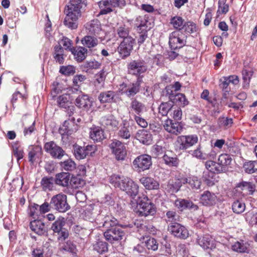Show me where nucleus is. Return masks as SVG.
I'll return each mask as SVG.
<instances>
[{"label": "nucleus", "mask_w": 257, "mask_h": 257, "mask_svg": "<svg viewBox=\"0 0 257 257\" xmlns=\"http://www.w3.org/2000/svg\"><path fill=\"white\" fill-rule=\"evenodd\" d=\"M76 105L80 108H88L91 107L92 103L87 95H79L75 100Z\"/></svg>", "instance_id": "obj_28"}, {"label": "nucleus", "mask_w": 257, "mask_h": 257, "mask_svg": "<svg viewBox=\"0 0 257 257\" xmlns=\"http://www.w3.org/2000/svg\"><path fill=\"white\" fill-rule=\"evenodd\" d=\"M61 168L65 171H72L76 169V164L72 159H69L60 163Z\"/></svg>", "instance_id": "obj_43"}, {"label": "nucleus", "mask_w": 257, "mask_h": 257, "mask_svg": "<svg viewBox=\"0 0 257 257\" xmlns=\"http://www.w3.org/2000/svg\"><path fill=\"white\" fill-rule=\"evenodd\" d=\"M42 151L41 147L36 146L33 147L32 149L28 153L29 161L33 164L41 157Z\"/></svg>", "instance_id": "obj_30"}, {"label": "nucleus", "mask_w": 257, "mask_h": 257, "mask_svg": "<svg viewBox=\"0 0 257 257\" xmlns=\"http://www.w3.org/2000/svg\"><path fill=\"white\" fill-rule=\"evenodd\" d=\"M86 79V77L82 74L77 75L75 76L73 79V82L75 87L74 88L76 90L79 87V86L82 83V82Z\"/></svg>", "instance_id": "obj_61"}, {"label": "nucleus", "mask_w": 257, "mask_h": 257, "mask_svg": "<svg viewBox=\"0 0 257 257\" xmlns=\"http://www.w3.org/2000/svg\"><path fill=\"white\" fill-rule=\"evenodd\" d=\"M124 236L125 232L121 228L117 226L107 229L104 232L105 239L111 243L120 241Z\"/></svg>", "instance_id": "obj_5"}, {"label": "nucleus", "mask_w": 257, "mask_h": 257, "mask_svg": "<svg viewBox=\"0 0 257 257\" xmlns=\"http://www.w3.org/2000/svg\"><path fill=\"white\" fill-rule=\"evenodd\" d=\"M135 44V39L133 37H128L121 42L117 51L122 59H125L131 55Z\"/></svg>", "instance_id": "obj_4"}, {"label": "nucleus", "mask_w": 257, "mask_h": 257, "mask_svg": "<svg viewBox=\"0 0 257 257\" xmlns=\"http://www.w3.org/2000/svg\"><path fill=\"white\" fill-rule=\"evenodd\" d=\"M198 138L196 136H181L178 138L177 142L181 150H185L197 143Z\"/></svg>", "instance_id": "obj_16"}, {"label": "nucleus", "mask_w": 257, "mask_h": 257, "mask_svg": "<svg viewBox=\"0 0 257 257\" xmlns=\"http://www.w3.org/2000/svg\"><path fill=\"white\" fill-rule=\"evenodd\" d=\"M245 208V204L238 200L234 202L232 205L233 211L237 214L243 212Z\"/></svg>", "instance_id": "obj_53"}, {"label": "nucleus", "mask_w": 257, "mask_h": 257, "mask_svg": "<svg viewBox=\"0 0 257 257\" xmlns=\"http://www.w3.org/2000/svg\"><path fill=\"white\" fill-rule=\"evenodd\" d=\"M246 220L252 225H257V212L255 213L253 212H247L246 214Z\"/></svg>", "instance_id": "obj_64"}, {"label": "nucleus", "mask_w": 257, "mask_h": 257, "mask_svg": "<svg viewBox=\"0 0 257 257\" xmlns=\"http://www.w3.org/2000/svg\"><path fill=\"white\" fill-rule=\"evenodd\" d=\"M175 204L177 207L181 210L186 208H189L194 210H196L198 209V206L194 204L192 202L187 200H177L175 202Z\"/></svg>", "instance_id": "obj_34"}, {"label": "nucleus", "mask_w": 257, "mask_h": 257, "mask_svg": "<svg viewBox=\"0 0 257 257\" xmlns=\"http://www.w3.org/2000/svg\"><path fill=\"white\" fill-rule=\"evenodd\" d=\"M183 29H184L186 32L191 34L196 32L198 30V28L195 23L189 21L185 23Z\"/></svg>", "instance_id": "obj_57"}, {"label": "nucleus", "mask_w": 257, "mask_h": 257, "mask_svg": "<svg viewBox=\"0 0 257 257\" xmlns=\"http://www.w3.org/2000/svg\"><path fill=\"white\" fill-rule=\"evenodd\" d=\"M166 131L175 135L180 134L182 131V126L178 122L173 121L171 119H167L164 124Z\"/></svg>", "instance_id": "obj_18"}, {"label": "nucleus", "mask_w": 257, "mask_h": 257, "mask_svg": "<svg viewBox=\"0 0 257 257\" xmlns=\"http://www.w3.org/2000/svg\"><path fill=\"white\" fill-rule=\"evenodd\" d=\"M118 222L116 219L111 217H105V220L103 222V226L106 228H109L110 227H114L117 224Z\"/></svg>", "instance_id": "obj_63"}, {"label": "nucleus", "mask_w": 257, "mask_h": 257, "mask_svg": "<svg viewBox=\"0 0 257 257\" xmlns=\"http://www.w3.org/2000/svg\"><path fill=\"white\" fill-rule=\"evenodd\" d=\"M98 38H100L89 35L84 37L81 39V42L82 45L88 48H94L98 44Z\"/></svg>", "instance_id": "obj_31"}, {"label": "nucleus", "mask_w": 257, "mask_h": 257, "mask_svg": "<svg viewBox=\"0 0 257 257\" xmlns=\"http://www.w3.org/2000/svg\"><path fill=\"white\" fill-rule=\"evenodd\" d=\"M217 200V197L214 193L206 191L201 195L200 197L201 203L206 206L214 204Z\"/></svg>", "instance_id": "obj_22"}, {"label": "nucleus", "mask_w": 257, "mask_h": 257, "mask_svg": "<svg viewBox=\"0 0 257 257\" xmlns=\"http://www.w3.org/2000/svg\"><path fill=\"white\" fill-rule=\"evenodd\" d=\"M30 228L39 235H43L46 231L45 224L40 220H35L30 223Z\"/></svg>", "instance_id": "obj_32"}, {"label": "nucleus", "mask_w": 257, "mask_h": 257, "mask_svg": "<svg viewBox=\"0 0 257 257\" xmlns=\"http://www.w3.org/2000/svg\"><path fill=\"white\" fill-rule=\"evenodd\" d=\"M101 63L95 60L87 61L84 64V67L88 69H97L100 68Z\"/></svg>", "instance_id": "obj_60"}, {"label": "nucleus", "mask_w": 257, "mask_h": 257, "mask_svg": "<svg viewBox=\"0 0 257 257\" xmlns=\"http://www.w3.org/2000/svg\"><path fill=\"white\" fill-rule=\"evenodd\" d=\"M182 181L184 184L188 183L192 189H199L201 185L200 179L195 176L183 178Z\"/></svg>", "instance_id": "obj_33"}, {"label": "nucleus", "mask_w": 257, "mask_h": 257, "mask_svg": "<svg viewBox=\"0 0 257 257\" xmlns=\"http://www.w3.org/2000/svg\"><path fill=\"white\" fill-rule=\"evenodd\" d=\"M167 94L172 102L178 103L181 106L184 107L187 105L189 101L184 94L182 93H176L174 91H170V87H166Z\"/></svg>", "instance_id": "obj_11"}, {"label": "nucleus", "mask_w": 257, "mask_h": 257, "mask_svg": "<svg viewBox=\"0 0 257 257\" xmlns=\"http://www.w3.org/2000/svg\"><path fill=\"white\" fill-rule=\"evenodd\" d=\"M56 184L63 187H68L70 182V174L62 172L55 175L54 179Z\"/></svg>", "instance_id": "obj_26"}, {"label": "nucleus", "mask_w": 257, "mask_h": 257, "mask_svg": "<svg viewBox=\"0 0 257 257\" xmlns=\"http://www.w3.org/2000/svg\"><path fill=\"white\" fill-rule=\"evenodd\" d=\"M53 56L57 63L61 64L64 62L66 55L64 54V50L60 44L57 45L54 47Z\"/></svg>", "instance_id": "obj_27"}, {"label": "nucleus", "mask_w": 257, "mask_h": 257, "mask_svg": "<svg viewBox=\"0 0 257 257\" xmlns=\"http://www.w3.org/2000/svg\"><path fill=\"white\" fill-rule=\"evenodd\" d=\"M231 249L238 253H248L250 249V246L248 241L239 240L232 244Z\"/></svg>", "instance_id": "obj_19"}, {"label": "nucleus", "mask_w": 257, "mask_h": 257, "mask_svg": "<svg viewBox=\"0 0 257 257\" xmlns=\"http://www.w3.org/2000/svg\"><path fill=\"white\" fill-rule=\"evenodd\" d=\"M141 80L139 78L135 83H130L128 85L122 84L121 85V91L122 94H124L128 97L133 96L140 90Z\"/></svg>", "instance_id": "obj_12"}, {"label": "nucleus", "mask_w": 257, "mask_h": 257, "mask_svg": "<svg viewBox=\"0 0 257 257\" xmlns=\"http://www.w3.org/2000/svg\"><path fill=\"white\" fill-rule=\"evenodd\" d=\"M168 230L174 236L180 239H186L189 236L187 228L177 222L170 223L168 225Z\"/></svg>", "instance_id": "obj_9"}, {"label": "nucleus", "mask_w": 257, "mask_h": 257, "mask_svg": "<svg viewBox=\"0 0 257 257\" xmlns=\"http://www.w3.org/2000/svg\"><path fill=\"white\" fill-rule=\"evenodd\" d=\"M245 172L248 174H252L257 171V161H248L245 162L243 166Z\"/></svg>", "instance_id": "obj_44"}, {"label": "nucleus", "mask_w": 257, "mask_h": 257, "mask_svg": "<svg viewBox=\"0 0 257 257\" xmlns=\"http://www.w3.org/2000/svg\"><path fill=\"white\" fill-rule=\"evenodd\" d=\"M85 28L88 35L99 37L101 28L100 23L98 20H93L87 23Z\"/></svg>", "instance_id": "obj_17"}, {"label": "nucleus", "mask_w": 257, "mask_h": 257, "mask_svg": "<svg viewBox=\"0 0 257 257\" xmlns=\"http://www.w3.org/2000/svg\"><path fill=\"white\" fill-rule=\"evenodd\" d=\"M173 108L172 103L167 102L162 103L159 107V112L163 116H166Z\"/></svg>", "instance_id": "obj_51"}, {"label": "nucleus", "mask_w": 257, "mask_h": 257, "mask_svg": "<svg viewBox=\"0 0 257 257\" xmlns=\"http://www.w3.org/2000/svg\"><path fill=\"white\" fill-rule=\"evenodd\" d=\"M93 249L99 253H104L108 250V244L102 241H98L93 244Z\"/></svg>", "instance_id": "obj_50"}, {"label": "nucleus", "mask_w": 257, "mask_h": 257, "mask_svg": "<svg viewBox=\"0 0 257 257\" xmlns=\"http://www.w3.org/2000/svg\"><path fill=\"white\" fill-rule=\"evenodd\" d=\"M13 153L14 156L17 158V161L22 159L24 157V151L17 144L13 146Z\"/></svg>", "instance_id": "obj_59"}, {"label": "nucleus", "mask_w": 257, "mask_h": 257, "mask_svg": "<svg viewBox=\"0 0 257 257\" xmlns=\"http://www.w3.org/2000/svg\"><path fill=\"white\" fill-rule=\"evenodd\" d=\"M186 36L180 31L173 32L169 37V45L172 49L181 48L185 45Z\"/></svg>", "instance_id": "obj_6"}, {"label": "nucleus", "mask_w": 257, "mask_h": 257, "mask_svg": "<svg viewBox=\"0 0 257 257\" xmlns=\"http://www.w3.org/2000/svg\"><path fill=\"white\" fill-rule=\"evenodd\" d=\"M130 109L131 111L134 112L136 115H141L145 109V106L142 102L134 99L131 101Z\"/></svg>", "instance_id": "obj_36"}, {"label": "nucleus", "mask_w": 257, "mask_h": 257, "mask_svg": "<svg viewBox=\"0 0 257 257\" xmlns=\"http://www.w3.org/2000/svg\"><path fill=\"white\" fill-rule=\"evenodd\" d=\"M57 237V239L60 241L65 240L69 236V232L67 229L64 228L61 231H59L54 233Z\"/></svg>", "instance_id": "obj_62"}, {"label": "nucleus", "mask_w": 257, "mask_h": 257, "mask_svg": "<svg viewBox=\"0 0 257 257\" xmlns=\"http://www.w3.org/2000/svg\"><path fill=\"white\" fill-rule=\"evenodd\" d=\"M128 72L134 75H140L147 70V66L143 60H135L132 61L128 65Z\"/></svg>", "instance_id": "obj_7"}, {"label": "nucleus", "mask_w": 257, "mask_h": 257, "mask_svg": "<svg viewBox=\"0 0 257 257\" xmlns=\"http://www.w3.org/2000/svg\"><path fill=\"white\" fill-rule=\"evenodd\" d=\"M55 182L52 177H43L41 180V186L45 191L47 190H50L53 187V183Z\"/></svg>", "instance_id": "obj_46"}, {"label": "nucleus", "mask_w": 257, "mask_h": 257, "mask_svg": "<svg viewBox=\"0 0 257 257\" xmlns=\"http://www.w3.org/2000/svg\"><path fill=\"white\" fill-rule=\"evenodd\" d=\"M105 71L104 69L101 70L99 73L95 75V85H100L102 86L105 79Z\"/></svg>", "instance_id": "obj_58"}, {"label": "nucleus", "mask_w": 257, "mask_h": 257, "mask_svg": "<svg viewBox=\"0 0 257 257\" xmlns=\"http://www.w3.org/2000/svg\"><path fill=\"white\" fill-rule=\"evenodd\" d=\"M62 249L66 251L71 253V257H77L76 246L71 241H67L62 246Z\"/></svg>", "instance_id": "obj_48"}, {"label": "nucleus", "mask_w": 257, "mask_h": 257, "mask_svg": "<svg viewBox=\"0 0 257 257\" xmlns=\"http://www.w3.org/2000/svg\"><path fill=\"white\" fill-rule=\"evenodd\" d=\"M140 181L147 189L157 190L159 188V182L152 177H143Z\"/></svg>", "instance_id": "obj_24"}, {"label": "nucleus", "mask_w": 257, "mask_h": 257, "mask_svg": "<svg viewBox=\"0 0 257 257\" xmlns=\"http://www.w3.org/2000/svg\"><path fill=\"white\" fill-rule=\"evenodd\" d=\"M131 128L129 124L126 121L123 122V126L120 128L118 133V136L123 139H128L131 136Z\"/></svg>", "instance_id": "obj_39"}, {"label": "nucleus", "mask_w": 257, "mask_h": 257, "mask_svg": "<svg viewBox=\"0 0 257 257\" xmlns=\"http://www.w3.org/2000/svg\"><path fill=\"white\" fill-rule=\"evenodd\" d=\"M123 0H103L99 2L100 14L105 15L112 11V8L118 7Z\"/></svg>", "instance_id": "obj_13"}, {"label": "nucleus", "mask_w": 257, "mask_h": 257, "mask_svg": "<svg viewBox=\"0 0 257 257\" xmlns=\"http://www.w3.org/2000/svg\"><path fill=\"white\" fill-rule=\"evenodd\" d=\"M44 149L54 159H61L65 155V151L53 141L46 143Z\"/></svg>", "instance_id": "obj_8"}, {"label": "nucleus", "mask_w": 257, "mask_h": 257, "mask_svg": "<svg viewBox=\"0 0 257 257\" xmlns=\"http://www.w3.org/2000/svg\"><path fill=\"white\" fill-rule=\"evenodd\" d=\"M197 243L204 249H211L215 246L214 240L209 234L198 237Z\"/></svg>", "instance_id": "obj_21"}, {"label": "nucleus", "mask_w": 257, "mask_h": 257, "mask_svg": "<svg viewBox=\"0 0 257 257\" xmlns=\"http://www.w3.org/2000/svg\"><path fill=\"white\" fill-rule=\"evenodd\" d=\"M66 224V222L64 218L59 217L58 219L53 223L51 229L54 233L61 231V230L65 228L64 226Z\"/></svg>", "instance_id": "obj_40"}, {"label": "nucleus", "mask_w": 257, "mask_h": 257, "mask_svg": "<svg viewBox=\"0 0 257 257\" xmlns=\"http://www.w3.org/2000/svg\"><path fill=\"white\" fill-rule=\"evenodd\" d=\"M133 163L136 168L144 171L149 169L152 165V159L148 155H142L137 157Z\"/></svg>", "instance_id": "obj_10"}, {"label": "nucleus", "mask_w": 257, "mask_h": 257, "mask_svg": "<svg viewBox=\"0 0 257 257\" xmlns=\"http://www.w3.org/2000/svg\"><path fill=\"white\" fill-rule=\"evenodd\" d=\"M137 137L138 140L144 145H149L152 143V135L146 130L142 131L138 134Z\"/></svg>", "instance_id": "obj_35"}, {"label": "nucleus", "mask_w": 257, "mask_h": 257, "mask_svg": "<svg viewBox=\"0 0 257 257\" xmlns=\"http://www.w3.org/2000/svg\"><path fill=\"white\" fill-rule=\"evenodd\" d=\"M163 158L165 163L169 166L176 167L179 164V160L176 157H171L165 154Z\"/></svg>", "instance_id": "obj_54"}, {"label": "nucleus", "mask_w": 257, "mask_h": 257, "mask_svg": "<svg viewBox=\"0 0 257 257\" xmlns=\"http://www.w3.org/2000/svg\"><path fill=\"white\" fill-rule=\"evenodd\" d=\"M89 135L90 138L95 142H101L105 138L104 131L98 126L91 128Z\"/></svg>", "instance_id": "obj_29"}, {"label": "nucleus", "mask_w": 257, "mask_h": 257, "mask_svg": "<svg viewBox=\"0 0 257 257\" xmlns=\"http://www.w3.org/2000/svg\"><path fill=\"white\" fill-rule=\"evenodd\" d=\"M76 126L73 122L69 123L68 121L65 120L64 122L61 130L63 132L62 135V140L63 142H66L68 136L71 135L72 133L76 130Z\"/></svg>", "instance_id": "obj_25"}, {"label": "nucleus", "mask_w": 257, "mask_h": 257, "mask_svg": "<svg viewBox=\"0 0 257 257\" xmlns=\"http://www.w3.org/2000/svg\"><path fill=\"white\" fill-rule=\"evenodd\" d=\"M114 97V92L111 91L101 92L99 96L98 99L101 103L110 102Z\"/></svg>", "instance_id": "obj_47"}, {"label": "nucleus", "mask_w": 257, "mask_h": 257, "mask_svg": "<svg viewBox=\"0 0 257 257\" xmlns=\"http://www.w3.org/2000/svg\"><path fill=\"white\" fill-rule=\"evenodd\" d=\"M75 59L78 62L83 61L87 57L88 50L84 47H77L71 50Z\"/></svg>", "instance_id": "obj_23"}, {"label": "nucleus", "mask_w": 257, "mask_h": 257, "mask_svg": "<svg viewBox=\"0 0 257 257\" xmlns=\"http://www.w3.org/2000/svg\"><path fill=\"white\" fill-rule=\"evenodd\" d=\"M83 5L86 6L84 0H70V5L65 9L66 17L64 21V25L71 29L77 28V21L81 16L80 9Z\"/></svg>", "instance_id": "obj_1"}, {"label": "nucleus", "mask_w": 257, "mask_h": 257, "mask_svg": "<svg viewBox=\"0 0 257 257\" xmlns=\"http://www.w3.org/2000/svg\"><path fill=\"white\" fill-rule=\"evenodd\" d=\"M184 20L181 17L175 16L172 18L170 21V24L173 27L178 31L183 29V27L185 24Z\"/></svg>", "instance_id": "obj_42"}, {"label": "nucleus", "mask_w": 257, "mask_h": 257, "mask_svg": "<svg viewBox=\"0 0 257 257\" xmlns=\"http://www.w3.org/2000/svg\"><path fill=\"white\" fill-rule=\"evenodd\" d=\"M233 123V120L231 118L220 117L218 119V124L220 127L225 128L230 127Z\"/></svg>", "instance_id": "obj_56"}, {"label": "nucleus", "mask_w": 257, "mask_h": 257, "mask_svg": "<svg viewBox=\"0 0 257 257\" xmlns=\"http://www.w3.org/2000/svg\"><path fill=\"white\" fill-rule=\"evenodd\" d=\"M140 207L139 212L141 216L153 215L156 212L154 205L150 202H142Z\"/></svg>", "instance_id": "obj_20"}, {"label": "nucleus", "mask_w": 257, "mask_h": 257, "mask_svg": "<svg viewBox=\"0 0 257 257\" xmlns=\"http://www.w3.org/2000/svg\"><path fill=\"white\" fill-rule=\"evenodd\" d=\"M116 34L118 37L123 40L128 37H132L130 35V30L128 27L125 26H120L116 29Z\"/></svg>", "instance_id": "obj_45"}, {"label": "nucleus", "mask_w": 257, "mask_h": 257, "mask_svg": "<svg viewBox=\"0 0 257 257\" xmlns=\"http://www.w3.org/2000/svg\"><path fill=\"white\" fill-rule=\"evenodd\" d=\"M127 189H125V192L132 198H134L139 193L138 185L133 181L127 182Z\"/></svg>", "instance_id": "obj_38"}, {"label": "nucleus", "mask_w": 257, "mask_h": 257, "mask_svg": "<svg viewBox=\"0 0 257 257\" xmlns=\"http://www.w3.org/2000/svg\"><path fill=\"white\" fill-rule=\"evenodd\" d=\"M205 167L208 170L214 173L222 172L221 168L218 163L212 160H208L205 162Z\"/></svg>", "instance_id": "obj_41"}, {"label": "nucleus", "mask_w": 257, "mask_h": 257, "mask_svg": "<svg viewBox=\"0 0 257 257\" xmlns=\"http://www.w3.org/2000/svg\"><path fill=\"white\" fill-rule=\"evenodd\" d=\"M232 161L230 156L227 154H221L218 159V164L221 168L222 172L226 170V167L229 166Z\"/></svg>", "instance_id": "obj_37"}, {"label": "nucleus", "mask_w": 257, "mask_h": 257, "mask_svg": "<svg viewBox=\"0 0 257 257\" xmlns=\"http://www.w3.org/2000/svg\"><path fill=\"white\" fill-rule=\"evenodd\" d=\"M50 205L60 212H65L70 209L67 202V196L62 193L54 196L51 198Z\"/></svg>", "instance_id": "obj_2"}, {"label": "nucleus", "mask_w": 257, "mask_h": 257, "mask_svg": "<svg viewBox=\"0 0 257 257\" xmlns=\"http://www.w3.org/2000/svg\"><path fill=\"white\" fill-rule=\"evenodd\" d=\"M133 181L131 179L124 176H119L113 175L110 177L109 182L115 187H118L120 190L125 192V189H127V182Z\"/></svg>", "instance_id": "obj_15"}, {"label": "nucleus", "mask_w": 257, "mask_h": 257, "mask_svg": "<svg viewBox=\"0 0 257 257\" xmlns=\"http://www.w3.org/2000/svg\"><path fill=\"white\" fill-rule=\"evenodd\" d=\"M74 151L75 156L77 159H83L87 156V153L85 152V147L75 146Z\"/></svg>", "instance_id": "obj_52"}, {"label": "nucleus", "mask_w": 257, "mask_h": 257, "mask_svg": "<svg viewBox=\"0 0 257 257\" xmlns=\"http://www.w3.org/2000/svg\"><path fill=\"white\" fill-rule=\"evenodd\" d=\"M57 103L60 107L64 108L69 107L71 102L69 100V96L67 94H63L58 97Z\"/></svg>", "instance_id": "obj_49"}, {"label": "nucleus", "mask_w": 257, "mask_h": 257, "mask_svg": "<svg viewBox=\"0 0 257 257\" xmlns=\"http://www.w3.org/2000/svg\"><path fill=\"white\" fill-rule=\"evenodd\" d=\"M145 245L149 250L156 251L158 249L159 243L156 239L154 238H150L145 241Z\"/></svg>", "instance_id": "obj_55"}, {"label": "nucleus", "mask_w": 257, "mask_h": 257, "mask_svg": "<svg viewBox=\"0 0 257 257\" xmlns=\"http://www.w3.org/2000/svg\"><path fill=\"white\" fill-rule=\"evenodd\" d=\"M100 123L106 128L111 131L117 129L119 124L118 120L111 114L102 116L100 119Z\"/></svg>", "instance_id": "obj_14"}, {"label": "nucleus", "mask_w": 257, "mask_h": 257, "mask_svg": "<svg viewBox=\"0 0 257 257\" xmlns=\"http://www.w3.org/2000/svg\"><path fill=\"white\" fill-rule=\"evenodd\" d=\"M109 147L117 161H122L125 159L127 151L125 145L121 142L116 139L113 140L109 144Z\"/></svg>", "instance_id": "obj_3"}]
</instances>
